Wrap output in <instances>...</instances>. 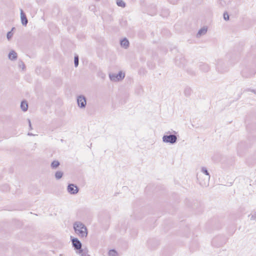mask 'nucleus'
I'll return each instance as SVG.
<instances>
[{
	"label": "nucleus",
	"instance_id": "1",
	"mask_svg": "<svg viewBox=\"0 0 256 256\" xmlns=\"http://www.w3.org/2000/svg\"><path fill=\"white\" fill-rule=\"evenodd\" d=\"M74 228L76 233L81 238L87 236V228L82 222H75L74 224Z\"/></svg>",
	"mask_w": 256,
	"mask_h": 256
},
{
	"label": "nucleus",
	"instance_id": "2",
	"mask_svg": "<svg viewBox=\"0 0 256 256\" xmlns=\"http://www.w3.org/2000/svg\"><path fill=\"white\" fill-rule=\"evenodd\" d=\"M167 134H164L162 137V141L166 143H169L172 144H174L178 140V136L175 134H171L170 132H166Z\"/></svg>",
	"mask_w": 256,
	"mask_h": 256
},
{
	"label": "nucleus",
	"instance_id": "3",
	"mask_svg": "<svg viewBox=\"0 0 256 256\" xmlns=\"http://www.w3.org/2000/svg\"><path fill=\"white\" fill-rule=\"evenodd\" d=\"M72 247L76 253H81L82 252V244L80 241L76 238L70 236Z\"/></svg>",
	"mask_w": 256,
	"mask_h": 256
},
{
	"label": "nucleus",
	"instance_id": "4",
	"mask_svg": "<svg viewBox=\"0 0 256 256\" xmlns=\"http://www.w3.org/2000/svg\"><path fill=\"white\" fill-rule=\"evenodd\" d=\"M125 76V74L122 71H120L118 74H110L109 77L110 80L113 82H119L122 80Z\"/></svg>",
	"mask_w": 256,
	"mask_h": 256
},
{
	"label": "nucleus",
	"instance_id": "5",
	"mask_svg": "<svg viewBox=\"0 0 256 256\" xmlns=\"http://www.w3.org/2000/svg\"><path fill=\"white\" fill-rule=\"evenodd\" d=\"M216 68L218 72L224 74L228 71V67L222 60H218L217 62Z\"/></svg>",
	"mask_w": 256,
	"mask_h": 256
},
{
	"label": "nucleus",
	"instance_id": "6",
	"mask_svg": "<svg viewBox=\"0 0 256 256\" xmlns=\"http://www.w3.org/2000/svg\"><path fill=\"white\" fill-rule=\"evenodd\" d=\"M176 64L180 68H184L186 64V60L182 56H178L176 58Z\"/></svg>",
	"mask_w": 256,
	"mask_h": 256
},
{
	"label": "nucleus",
	"instance_id": "7",
	"mask_svg": "<svg viewBox=\"0 0 256 256\" xmlns=\"http://www.w3.org/2000/svg\"><path fill=\"white\" fill-rule=\"evenodd\" d=\"M67 190L71 194H76L79 191L78 187L73 184H69L67 187Z\"/></svg>",
	"mask_w": 256,
	"mask_h": 256
},
{
	"label": "nucleus",
	"instance_id": "8",
	"mask_svg": "<svg viewBox=\"0 0 256 256\" xmlns=\"http://www.w3.org/2000/svg\"><path fill=\"white\" fill-rule=\"evenodd\" d=\"M77 103L80 108H84L86 104V98L83 95L78 96L77 97Z\"/></svg>",
	"mask_w": 256,
	"mask_h": 256
},
{
	"label": "nucleus",
	"instance_id": "9",
	"mask_svg": "<svg viewBox=\"0 0 256 256\" xmlns=\"http://www.w3.org/2000/svg\"><path fill=\"white\" fill-rule=\"evenodd\" d=\"M198 66L200 69L204 72H208L210 70V66L208 64L202 62H200L199 63Z\"/></svg>",
	"mask_w": 256,
	"mask_h": 256
},
{
	"label": "nucleus",
	"instance_id": "10",
	"mask_svg": "<svg viewBox=\"0 0 256 256\" xmlns=\"http://www.w3.org/2000/svg\"><path fill=\"white\" fill-rule=\"evenodd\" d=\"M20 20L22 24L24 26H26L28 23V20L26 14L22 9L20 10Z\"/></svg>",
	"mask_w": 256,
	"mask_h": 256
},
{
	"label": "nucleus",
	"instance_id": "11",
	"mask_svg": "<svg viewBox=\"0 0 256 256\" xmlns=\"http://www.w3.org/2000/svg\"><path fill=\"white\" fill-rule=\"evenodd\" d=\"M120 44L122 47L124 48H128L130 46L128 40L126 38H123L120 40Z\"/></svg>",
	"mask_w": 256,
	"mask_h": 256
},
{
	"label": "nucleus",
	"instance_id": "12",
	"mask_svg": "<svg viewBox=\"0 0 256 256\" xmlns=\"http://www.w3.org/2000/svg\"><path fill=\"white\" fill-rule=\"evenodd\" d=\"M18 58L17 53L14 50H11L8 54V58L12 60H16Z\"/></svg>",
	"mask_w": 256,
	"mask_h": 256
},
{
	"label": "nucleus",
	"instance_id": "13",
	"mask_svg": "<svg viewBox=\"0 0 256 256\" xmlns=\"http://www.w3.org/2000/svg\"><path fill=\"white\" fill-rule=\"evenodd\" d=\"M60 166V162L58 160H54L50 164V167L53 170L57 169Z\"/></svg>",
	"mask_w": 256,
	"mask_h": 256
},
{
	"label": "nucleus",
	"instance_id": "14",
	"mask_svg": "<svg viewBox=\"0 0 256 256\" xmlns=\"http://www.w3.org/2000/svg\"><path fill=\"white\" fill-rule=\"evenodd\" d=\"M20 108L24 112H26L28 108V104L26 100L22 101L20 104Z\"/></svg>",
	"mask_w": 256,
	"mask_h": 256
},
{
	"label": "nucleus",
	"instance_id": "15",
	"mask_svg": "<svg viewBox=\"0 0 256 256\" xmlns=\"http://www.w3.org/2000/svg\"><path fill=\"white\" fill-rule=\"evenodd\" d=\"M64 172L61 170H57L55 172L54 177L56 180H60L64 176Z\"/></svg>",
	"mask_w": 256,
	"mask_h": 256
},
{
	"label": "nucleus",
	"instance_id": "16",
	"mask_svg": "<svg viewBox=\"0 0 256 256\" xmlns=\"http://www.w3.org/2000/svg\"><path fill=\"white\" fill-rule=\"evenodd\" d=\"M192 92V89L190 87H186L184 90V94L186 96H190Z\"/></svg>",
	"mask_w": 256,
	"mask_h": 256
},
{
	"label": "nucleus",
	"instance_id": "17",
	"mask_svg": "<svg viewBox=\"0 0 256 256\" xmlns=\"http://www.w3.org/2000/svg\"><path fill=\"white\" fill-rule=\"evenodd\" d=\"M201 171L207 176V180H209L210 178V174L206 168L205 167H202Z\"/></svg>",
	"mask_w": 256,
	"mask_h": 256
},
{
	"label": "nucleus",
	"instance_id": "18",
	"mask_svg": "<svg viewBox=\"0 0 256 256\" xmlns=\"http://www.w3.org/2000/svg\"><path fill=\"white\" fill-rule=\"evenodd\" d=\"M207 32V28H200L198 31V32L197 34V36H202V35H203L204 34H205Z\"/></svg>",
	"mask_w": 256,
	"mask_h": 256
},
{
	"label": "nucleus",
	"instance_id": "19",
	"mask_svg": "<svg viewBox=\"0 0 256 256\" xmlns=\"http://www.w3.org/2000/svg\"><path fill=\"white\" fill-rule=\"evenodd\" d=\"M109 256H118V253L114 249L110 250L108 252Z\"/></svg>",
	"mask_w": 256,
	"mask_h": 256
},
{
	"label": "nucleus",
	"instance_id": "20",
	"mask_svg": "<svg viewBox=\"0 0 256 256\" xmlns=\"http://www.w3.org/2000/svg\"><path fill=\"white\" fill-rule=\"evenodd\" d=\"M116 4L122 8H125L126 6V3L122 0H116Z\"/></svg>",
	"mask_w": 256,
	"mask_h": 256
},
{
	"label": "nucleus",
	"instance_id": "21",
	"mask_svg": "<svg viewBox=\"0 0 256 256\" xmlns=\"http://www.w3.org/2000/svg\"><path fill=\"white\" fill-rule=\"evenodd\" d=\"M0 188L3 192H7L10 190V187L8 184H4L0 186Z\"/></svg>",
	"mask_w": 256,
	"mask_h": 256
},
{
	"label": "nucleus",
	"instance_id": "22",
	"mask_svg": "<svg viewBox=\"0 0 256 256\" xmlns=\"http://www.w3.org/2000/svg\"><path fill=\"white\" fill-rule=\"evenodd\" d=\"M88 249L87 248H84L82 249V252L81 253H78V254H80V256H90L88 254Z\"/></svg>",
	"mask_w": 256,
	"mask_h": 256
},
{
	"label": "nucleus",
	"instance_id": "23",
	"mask_svg": "<svg viewBox=\"0 0 256 256\" xmlns=\"http://www.w3.org/2000/svg\"><path fill=\"white\" fill-rule=\"evenodd\" d=\"M79 57L78 54H75L74 56V64L75 67H77L78 65Z\"/></svg>",
	"mask_w": 256,
	"mask_h": 256
},
{
	"label": "nucleus",
	"instance_id": "24",
	"mask_svg": "<svg viewBox=\"0 0 256 256\" xmlns=\"http://www.w3.org/2000/svg\"><path fill=\"white\" fill-rule=\"evenodd\" d=\"M217 2L218 6L221 7L224 6L226 4V2L224 0H218Z\"/></svg>",
	"mask_w": 256,
	"mask_h": 256
},
{
	"label": "nucleus",
	"instance_id": "25",
	"mask_svg": "<svg viewBox=\"0 0 256 256\" xmlns=\"http://www.w3.org/2000/svg\"><path fill=\"white\" fill-rule=\"evenodd\" d=\"M13 34H14V33H13V32H12V31H9L8 32V33L6 34V38H7L8 40H10L12 38V37Z\"/></svg>",
	"mask_w": 256,
	"mask_h": 256
},
{
	"label": "nucleus",
	"instance_id": "26",
	"mask_svg": "<svg viewBox=\"0 0 256 256\" xmlns=\"http://www.w3.org/2000/svg\"><path fill=\"white\" fill-rule=\"evenodd\" d=\"M187 71V72L190 74V75H192V76H195L196 75V72L194 70H193L191 68H189V69H188L186 70Z\"/></svg>",
	"mask_w": 256,
	"mask_h": 256
},
{
	"label": "nucleus",
	"instance_id": "27",
	"mask_svg": "<svg viewBox=\"0 0 256 256\" xmlns=\"http://www.w3.org/2000/svg\"><path fill=\"white\" fill-rule=\"evenodd\" d=\"M223 16L224 20H229V15L226 12L224 13Z\"/></svg>",
	"mask_w": 256,
	"mask_h": 256
},
{
	"label": "nucleus",
	"instance_id": "28",
	"mask_svg": "<svg viewBox=\"0 0 256 256\" xmlns=\"http://www.w3.org/2000/svg\"><path fill=\"white\" fill-rule=\"evenodd\" d=\"M19 66L22 68V70H24L26 69V66L24 62L22 61H20L19 62Z\"/></svg>",
	"mask_w": 256,
	"mask_h": 256
},
{
	"label": "nucleus",
	"instance_id": "29",
	"mask_svg": "<svg viewBox=\"0 0 256 256\" xmlns=\"http://www.w3.org/2000/svg\"><path fill=\"white\" fill-rule=\"evenodd\" d=\"M179 0H168V1L172 4H176Z\"/></svg>",
	"mask_w": 256,
	"mask_h": 256
},
{
	"label": "nucleus",
	"instance_id": "30",
	"mask_svg": "<svg viewBox=\"0 0 256 256\" xmlns=\"http://www.w3.org/2000/svg\"><path fill=\"white\" fill-rule=\"evenodd\" d=\"M254 92L255 94H256V90L250 89V88H247L244 90V92Z\"/></svg>",
	"mask_w": 256,
	"mask_h": 256
},
{
	"label": "nucleus",
	"instance_id": "31",
	"mask_svg": "<svg viewBox=\"0 0 256 256\" xmlns=\"http://www.w3.org/2000/svg\"><path fill=\"white\" fill-rule=\"evenodd\" d=\"M28 126H29L30 130H32V128L30 120L29 118H28Z\"/></svg>",
	"mask_w": 256,
	"mask_h": 256
},
{
	"label": "nucleus",
	"instance_id": "32",
	"mask_svg": "<svg viewBox=\"0 0 256 256\" xmlns=\"http://www.w3.org/2000/svg\"><path fill=\"white\" fill-rule=\"evenodd\" d=\"M218 238H214V239H213V240H212V244H214V243H215L216 241L217 240V239H218Z\"/></svg>",
	"mask_w": 256,
	"mask_h": 256
},
{
	"label": "nucleus",
	"instance_id": "33",
	"mask_svg": "<svg viewBox=\"0 0 256 256\" xmlns=\"http://www.w3.org/2000/svg\"><path fill=\"white\" fill-rule=\"evenodd\" d=\"M200 184L202 186H206V182H202L200 181Z\"/></svg>",
	"mask_w": 256,
	"mask_h": 256
},
{
	"label": "nucleus",
	"instance_id": "34",
	"mask_svg": "<svg viewBox=\"0 0 256 256\" xmlns=\"http://www.w3.org/2000/svg\"><path fill=\"white\" fill-rule=\"evenodd\" d=\"M256 219V216L254 215H252L250 220H255Z\"/></svg>",
	"mask_w": 256,
	"mask_h": 256
},
{
	"label": "nucleus",
	"instance_id": "35",
	"mask_svg": "<svg viewBox=\"0 0 256 256\" xmlns=\"http://www.w3.org/2000/svg\"><path fill=\"white\" fill-rule=\"evenodd\" d=\"M28 136H34V134L31 132H28Z\"/></svg>",
	"mask_w": 256,
	"mask_h": 256
},
{
	"label": "nucleus",
	"instance_id": "36",
	"mask_svg": "<svg viewBox=\"0 0 256 256\" xmlns=\"http://www.w3.org/2000/svg\"><path fill=\"white\" fill-rule=\"evenodd\" d=\"M165 13H166V14H168V10H166Z\"/></svg>",
	"mask_w": 256,
	"mask_h": 256
},
{
	"label": "nucleus",
	"instance_id": "37",
	"mask_svg": "<svg viewBox=\"0 0 256 256\" xmlns=\"http://www.w3.org/2000/svg\"><path fill=\"white\" fill-rule=\"evenodd\" d=\"M14 30H15V28H14V27H13V28H12V30H10V31H12H12H13Z\"/></svg>",
	"mask_w": 256,
	"mask_h": 256
},
{
	"label": "nucleus",
	"instance_id": "38",
	"mask_svg": "<svg viewBox=\"0 0 256 256\" xmlns=\"http://www.w3.org/2000/svg\"><path fill=\"white\" fill-rule=\"evenodd\" d=\"M104 76H105V75H104V76H102V78H104Z\"/></svg>",
	"mask_w": 256,
	"mask_h": 256
},
{
	"label": "nucleus",
	"instance_id": "39",
	"mask_svg": "<svg viewBox=\"0 0 256 256\" xmlns=\"http://www.w3.org/2000/svg\"><path fill=\"white\" fill-rule=\"evenodd\" d=\"M60 256H62V254H60Z\"/></svg>",
	"mask_w": 256,
	"mask_h": 256
},
{
	"label": "nucleus",
	"instance_id": "40",
	"mask_svg": "<svg viewBox=\"0 0 256 256\" xmlns=\"http://www.w3.org/2000/svg\"><path fill=\"white\" fill-rule=\"evenodd\" d=\"M255 215H256V214H255Z\"/></svg>",
	"mask_w": 256,
	"mask_h": 256
}]
</instances>
